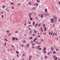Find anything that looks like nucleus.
Returning <instances> with one entry per match:
<instances>
[{
    "mask_svg": "<svg viewBox=\"0 0 60 60\" xmlns=\"http://www.w3.org/2000/svg\"><path fill=\"white\" fill-rule=\"evenodd\" d=\"M31 26H32V25H29L30 27H31Z\"/></svg>",
    "mask_w": 60,
    "mask_h": 60,
    "instance_id": "47",
    "label": "nucleus"
},
{
    "mask_svg": "<svg viewBox=\"0 0 60 60\" xmlns=\"http://www.w3.org/2000/svg\"><path fill=\"white\" fill-rule=\"evenodd\" d=\"M46 47H45L44 49L43 50H43H46Z\"/></svg>",
    "mask_w": 60,
    "mask_h": 60,
    "instance_id": "18",
    "label": "nucleus"
},
{
    "mask_svg": "<svg viewBox=\"0 0 60 60\" xmlns=\"http://www.w3.org/2000/svg\"><path fill=\"white\" fill-rule=\"evenodd\" d=\"M38 42H36V44H38Z\"/></svg>",
    "mask_w": 60,
    "mask_h": 60,
    "instance_id": "34",
    "label": "nucleus"
},
{
    "mask_svg": "<svg viewBox=\"0 0 60 60\" xmlns=\"http://www.w3.org/2000/svg\"><path fill=\"white\" fill-rule=\"evenodd\" d=\"M7 33H9V31L8 30H7Z\"/></svg>",
    "mask_w": 60,
    "mask_h": 60,
    "instance_id": "27",
    "label": "nucleus"
},
{
    "mask_svg": "<svg viewBox=\"0 0 60 60\" xmlns=\"http://www.w3.org/2000/svg\"><path fill=\"white\" fill-rule=\"evenodd\" d=\"M32 38H33L32 37H31V38H29V39H32Z\"/></svg>",
    "mask_w": 60,
    "mask_h": 60,
    "instance_id": "30",
    "label": "nucleus"
},
{
    "mask_svg": "<svg viewBox=\"0 0 60 60\" xmlns=\"http://www.w3.org/2000/svg\"><path fill=\"white\" fill-rule=\"evenodd\" d=\"M56 39H57V40H58V38H56Z\"/></svg>",
    "mask_w": 60,
    "mask_h": 60,
    "instance_id": "51",
    "label": "nucleus"
},
{
    "mask_svg": "<svg viewBox=\"0 0 60 60\" xmlns=\"http://www.w3.org/2000/svg\"><path fill=\"white\" fill-rule=\"evenodd\" d=\"M30 5H31V3L30 2H29L28 3Z\"/></svg>",
    "mask_w": 60,
    "mask_h": 60,
    "instance_id": "17",
    "label": "nucleus"
},
{
    "mask_svg": "<svg viewBox=\"0 0 60 60\" xmlns=\"http://www.w3.org/2000/svg\"><path fill=\"white\" fill-rule=\"evenodd\" d=\"M41 31H42V32H43V30H41Z\"/></svg>",
    "mask_w": 60,
    "mask_h": 60,
    "instance_id": "48",
    "label": "nucleus"
},
{
    "mask_svg": "<svg viewBox=\"0 0 60 60\" xmlns=\"http://www.w3.org/2000/svg\"><path fill=\"white\" fill-rule=\"evenodd\" d=\"M38 49H39L40 50H41V48H39Z\"/></svg>",
    "mask_w": 60,
    "mask_h": 60,
    "instance_id": "25",
    "label": "nucleus"
},
{
    "mask_svg": "<svg viewBox=\"0 0 60 60\" xmlns=\"http://www.w3.org/2000/svg\"><path fill=\"white\" fill-rule=\"evenodd\" d=\"M27 46L28 47H29V44H27Z\"/></svg>",
    "mask_w": 60,
    "mask_h": 60,
    "instance_id": "36",
    "label": "nucleus"
},
{
    "mask_svg": "<svg viewBox=\"0 0 60 60\" xmlns=\"http://www.w3.org/2000/svg\"><path fill=\"white\" fill-rule=\"evenodd\" d=\"M53 17L55 20H56L57 19V18H56V17L55 16H54Z\"/></svg>",
    "mask_w": 60,
    "mask_h": 60,
    "instance_id": "8",
    "label": "nucleus"
},
{
    "mask_svg": "<svg viewBox=\"0 0 60 60\" xmlns=\"http://www.w3.org/2000/svg\"><path fill=\"white\" fill-rule=\"evenodd\" d=\"M28 23H29V24H31V23H30V22H28Z\"/></svg>",
    "mask_w": 60,
    "mask_h": 60,
    "instance_id": "49",
    "label": "nucleus"
},
{
    "mask_svg": "<svg viewBox=\"0 0 60 60\" xmlns=\"http://www.w3.org/2000/svg\"><path fill=\"white\" fill-rule=\"evenodd\" d=\"M41 44V43L39 42V43H38V44Z\"/></svg>",
    "mask_w": 60,
    "mask_h": 60,
    "instance_id": "41",
    "label": "nucleus"
},
{
    "mask_svg": "<svg viewBox=\"0 0 60 60\" xmlns=\"http://www.w3.org/2000/svg\"><path fill=\"white\" fill-rule=\"evenodd\" d=\"M29 29L30 30H31V28H29Z\"/></svg>",
    "mask_w": 60,
    "mask_h": 60,
    "instance_id": "58",
    "label": "nucleus"
},
{
    "mask_svg": "<svg viewBox=\"0 0 60 60\" xmlns=\"http://www.w3.org/2000/svg\"><path fill=\"white\" fill-rule=\"evenodd\" d=\"M16 53H17V54H19V52L18 51H16Z\"/></svg>",
    "mask_w": 60,
    "mask_h": 60,
    "instance_id": "20",
    "label": "nucleus"
},
{
    "mask_svg": "<svg viewBox=\"0 0 60 60\" xmlns=\"http://www.w3.org/2000/svg\"><path fill=\"white\" fill-rule=\"evenodd\" d=\"M30 19L31 20H32V18H30Z\"/></svg>",
    "mask_w": 60,
    "mask_h": 60,
    "instance_id": "26",
    "label": "nucleus"
},
{
    "mask_svg": "<svg viewBox=\"0 0 60 60\" xmlns=\"http://www.w3.org/2000/svg\"><path fill=\"white\" fill-rule=\"evenodd\" d=\"M45 13H47V9L46 8L45 9Z\"/></svg>",
    "mask_w": 60,
    "mask_h": 60,
    "instance_id": "6",
    "label": "nucleus"
},
{
    "mask_svg": "<svg viewBox=\"0 0 60 60\" xmlns=\"http://www.w3.org/2000/svg\"><path fill=\"white\" fill-rule=\"evenodd\" d=\"M38 23H36L35 25V27H36L38 26Z\"/></svg>",
    "mask_w": 60,
    "mask_h": 60,
    "instance_id": "12",
    "label": "nucleus"
},
{
    "mask_svg": "<svg viewBox=\"0 0 60 60\" xmlns=\"http://www.w3.org/2000/svg\"><path fill=\"white\" fill-rule=\"evenodd\" d=\"M5 45H4V46H6V43L5 42L4 44Z\"/></svg>",
    "mask_w": 60,
    "mask_h": 60,
    "instance_id": "29",
    "label": "nucleus"
},
{
    "mask_svg": "<svg viewBox=\"0 0 60 60\" xmlns=\"http://www.w3.org/2000/svg\"><path fill=\"white\" fill-rule=\"evenodd\" d=\"M38 5V4L37 3H36V6H37Z\"/></svg>",
    "mask_w": 60,
    "mask_h": 60,
    "instance_id": "24",
    "label": "nucleus"
},
{
    "mask_svg": "<svg viewBox=\"0 0 60 60\" xmlns=\"http://www.w3.org/2000/svg\"><path fill=\"white\" fill-rule=\"evenodd\" d=\"M29 57H30V58H32V56H29Z\"/></svg>",
    "mask_w": 60,
    "mask_h": 60,
    "instance_id": "39",
    "label": "nucleus"
},
{
    "mask_svg": "<svg viewBox=\"0 0 60 60\" xmlns=\"http://www.w3.org/2000/svg\"><path fill=\"white\" fill-rule=\"evenodd\" d=\"M36 19H38V18H37V17H36Z\"/></svg>",
    "mask_w": 60,
    "mask_h": 60,
    "instance_id": "52",
    "label": "nucleus"
},
{
    "mask_svg": "<svg viewBox=\"0 0 60 60\" xmlns=\"http://www.w3.org/2000/svg\"><path fill=\"white\" fill-rule=\"evenodd\" d=\"M43 41V39H42L41 40V42H42V41Z\"/></svg>",
    "mask_w": 60,
    "mask_h": 60,
    "instance_id": "22",
    "label": "nucleus"
},
{
    "mask_svg": "<svg viewBox=\"0 0 60 60\" xmlns=\"http://www.w3.org/2000/svg\"><path fill=\"white\" fill-rule=\"evenodd\" d=\"M32 33V30H31L30 32V34H31Z\"/></svg>",
    "mask_w": 60,
    "mask_h": 60,
    "instance_id": "15",
    "label": "nucleus"
},
{
    "mask_svg": "<svg viewBox=\"0 0 60 60\" xmlns=\"http://www.w3.org/2000/svg\"><path fill=\"white\" fill-rule=\"evenodd\" d=\"M31 15H32L31 13L29 14V18H31Z\"/></svg>",
    "mask_w": 60,
    "mask_h": 60,
    "instance_id": "3",
    "label": "nucleus"
},
{
    "mask_svg": "<svg viewBox=\"0 0 60 60\" xmlns=\"http://www.w3.org/2000/svg\"><path fill=\"white\" fill-rule=\"evenodd\" d=\"M32 48H33V49H34V46H32Z\"/></svg>",
    "mask_w": 60,
    "mask_h": 60,
    "instance_id": "40",
    "label": "nucleus"
},
{
    "mask_svg": "<svg viewBox=\"0 0 60 60\" xmlns=\"http://www.w3.org/2000/svg\"><path fill=\"white\" fill-rule=\"evenodd\" d=\"M59 4H60V2L59 1Z\"/></svg>",
    "mask_w": 60,
    "mask_h": 60,
    "instance_id": "62",
    "label": "nucleus"
},
{
    "mask_svg": "<svg viewBox=\"0 0 60 60\" xmlns=\"http://www.w3.org/2000/svg\"><path fill=\"white\" fill-rule=\"evenodd\" d=\"M40 26H41V24H39L38 25V26L39 27Z\"/></svg>",
    "mask_w": 60,
    "mask_h": 60,
    "instance_id": "32",
    "label": "nucleus"
},
{
    "mask_svg": "<svg viewBox=\"0 0 60 60\" xmlns=\"http://www.w3.org/2000/svg\"><path fill=\"white\" fill-rule=\"evenodd\" d=\"M33 13L34 14V15H36V14L35 13Z\"/></svg>",
    "mask_w": 60,
    "mask_h": 60,
    "instance_id": "60",
    "label": "nucleus"
},
{
    "mask_svg": "<svg viewBox=\"0 0 60 60\" xmlns=\"http://www.w3.org/2000/svg\"><path fill=\"white\" fill-rule=\"evenodd\" d=\"M1 18H4V16H3V15H2L1 16Z\"/></svg>",
    "mask_w": 60,
    "mask_h": 60,
    "instance_id": "45",
    "label": "nucleus"
},
{
    "mask_svg": "<svg viewBox=\"0 0 60 60\" xmlns=\"http://www.w3.org/2000/svg\"><path fill=\"white\" fill-rule=\"evenodd\" d=\"M59 21H60V19H59L58 20Z\"/></svg>",
    "mask_w": 60,
    "mask_h": 60,
    "instance_id": "64",
    "label": "nucleus"
},
{
    "mask_svg": "<svg viewBox=\"0 0 60 60\" xmlns=\"http://www.w3.org/2000/svg\"><path fill=\"white\" fill-rule=\"evenodd\" d=\"M15 39H16V38L15 37L14 38H12V40L13 41H14V40H15Z\"/></svg>",
    "mask_w": 60,
    "mask_h": 60,
    "instance_id": "9",
    "label": "nucleus"
},
{
    "mask_svg": "<svg viewBox=\"0 0 60 60\" xmlns=\"http://www.w3.org/2000/svg\"><path fill=\"white\" fill-rule=\"evenodd\" d=\"M52 34H53V32H52V33H51V35H52Z\"/></svg>",
    "mask_w": 60,
    "mask_h": 60,
    "instance_id": "55",
    "label": "nucleus"
},
{
    "mask_svg": "<svg viewBox=\"0 0 60 60\" xmlns=\"http://www.w3.org/2000/svg\"><path fill=\"white\" fill-rule=\"evenodd\" d=\"M51 49L52 51L53 50V49H54V48H53V47H51Z\"/></svg>",
    "mask_w": 60,
    "mask_h": 60,
    "instance_id": "14",
    "label": "nucleus"
},
{
    "mask_svg": "<svg viewBox=\"0 0 60 60\" xmlns=\"http://www.w3.org/2000/svg\"><path fill=\"white\" fill-rule=\"evenodd\" d=\"M53 54H55L56 53V52L54 51H53Z\"/></svg>",
    "mask_w": 60,
    "mask_h": 60,
    "instance_id": "7",
    "label": "nucleus"
},
{
    "mask_svg": "<svg viewBox=\"0 0 60 60\" xmlns=\"http://www.w3.org/2000/svg\"><path fill=\"white\" fill-rule=\"evenodd\" d=\"M40 47H41V46H39V45H38L36 48V49H39V48H40Z\"/></svg>",
    "mask_w": 60,
    "mask_h": 60,
    "instance_id": "2",
    "label": "nucleus"
},
{
    "mask_svg": "<svg viewBox=\"0 0 60 60\" xmlns=\"http://www.w3.org/2000/svg\"><path fill=\"white\" fill-rule=\"evenodd\" d=\"M45 26V24H43V26Z\"/></svg>",
    "mask_w": 60,
    "mask_h": 60,
    "instance_id": "54",
    "label": "nucleus"
},
{
    "mask_svg": "<svg viewBox=\"0 0 60 60\" xmlns=\"http://www.w3.org/2000/svg\"><path fill=\"white\" fill-rule=\"evenodd\" d=\"M15 33H16V34H17V33H18V31H15Z\"/></svg>",
    "mask_w": 60,
    "mask_h": 60,
    "instance_id": "43",
    "label": "nucleus"
},
{
    "mask_svg": "<svg viewBox=\"0 0 60 60\" xmlns=\"http://www.w3.org/2000/svg\"><path fill=\"white\" fill-rule=\"evenodd\" d=\"M54 26H55V24H53V27H54Z\"/></svg>",
    "mask_w": 60,
    "mask_h": 60,
    "instance_id": "46",
    "label": "nucleus"
},
{
    "mask_svg": "<svg viewBox=\"0 0 60 60\" xmlns=\"http://www.w3.org/2000/svg\"><path fill=\"white\" fill-rule=\"evenodd\" d=\"M53 58H55L56 57V56H53Z\"/></svg>",
    "mask_w": 60,
    "mask_h": 60,
    "instance_id": "31",
    "label": "nucleus"
},
{
    "mask_svg": "<svg viewBox=\"0 0 60 60\" xmlns=\"http://www.w3.org/2000/svg\"><path fill=\"white\" fill-rule=\"evenodd\" d=\"M24 25L25 26H26V23H24Z\"/></svg>",
    "mask_w": 60,
    "mask_h": 60,
    "instance_id": "33",
    "label": "nucleus"
},
{
    "mask_svg": "<svg viewBox=\"0 0 60 60\" xmlns=\"http://www.w3.org/2000/svg\"><path fill=\"white\" fill-rule=\"evenodd\" d=\"M12 9H14V8L13 7H12Z\"/></svg>",
    "mask_w": 60,
    "mask_h": 60,
    "instance_id": "61",
    "label": "nucleus"
},
{
    "mask_svg": "<svg viewBox=\"0 0 60 60\" xmlns=\"http://www.w3.org/2000/svg\"><path fill=\"white\" fill-rule=\"evenodd\" d=\"M32 25H33V26H34L35 25V22H33L32 23Z\"/></svg>",
    "mask_w": 60,
    "mask_h": 60,
    "instance_id": "5",
    "label": "nucleus"
},
{
    "mask_svg": "<svg viewBox=\"0 0 60 60\" xmlns=\"http://www.w3.org/2000/svg\"><path fill=\"white\" fill-rule=\"evenodd\" d=\"M57 59H58V58H57V57H56V58H54V60H57Z\"/></svg>",
    "mask_w": 60,
    "mask_h": 60,
    "instance_id": "13",
    "label": "nucleus"
},
{
    "mask_svg": "<svg viewBox=\"0 0 60 60\" xmlns=\"http://www.w3.org/2000/svg\"><path fill=\"white\" fill-rule=\"evenodd\" d=\"M36 9V8L35 7H33L32 8V10H34Z\"/></svg>",
    "mask_w": 60,
    "mask_h": 60,
    "instance_id": "4",
    "label": "nucleus"
},
{
    "mask_svg": "<svg viewBox=\"0 0 60 60\" xmlns=\"http://www.w3.org/2000/svg\"><path fill=\"white\" fill-rule=\"evenodd\" d=\"M36 40H37V38H36V39H34L33 41V42H35V41H36Z\"/></svg>",
    "mask_w": 60,
    "mask_h": 60,
    "instance_id": "16",
    "label": "nucleus"
},
{
    "mask_svg": "<svg viewBox=\"0 0 60 60\" xmlns=\"http://www.w3.org/2000/svg\"><path fill=\"white\" fill-rule=\"evenodd\" d=\"M56 51H58V49H57L56 50Z\"/></svg>",
    "mask_w": 60,
    "mask_h": 60,
    "instance_id": "59",
    "label": "nucleus"
},
{
    "mask_svg": "<svg viewBox=\"0 0 60 60\" xmlns=\"http://www.w3.org/2000/svg\"><path fill=\"white\" fill-rule=\"evenodd\" d=\"M22 56H25V54H23L22 55Z\"/></svg>",
    "mask_w": 60,
    "mask_h": 60,
    "instance_id": "37",
    "label": "nucleus"
},
{
    "mask_svg": "<svg viewBox=\"0 0 60 60\" xmlns=\"http://www.w3.org/2000/svg\"><path fill=\"white\" fill-rule=\"evenodd\" d=\"M45 58H47V57L46 56H45Z\"/></svg>",
    "mask_w": 60,
    "mask_h": 60,
    "instance_id": "42",
    "label": "nucleus"
},
{
    "mask_svg": "<svg viewBox=\"0 0 60 60\" xmlns=\"http://www.w3.org/2000/svg\"><path fill=\"white\" fill-rule=\"evenodd\" d=\"M5 40L6 41H8V40H7V39H5Z\"/></svg>",
    "mask_w": 60,
    "mask_h": 60,
    "instance_id": "23",
    "label": "nucleus"
},
{
    "mask_svg": "<svg viewBox=\"0 0 60 60\" xmlns=\"http://www.w3.org/2000/svg\"><path fill=\"white\" fill-rule=\"evenodd\" d=\"M43 59V57H41V60H42V59Z\"/></svg>",
    "mask_w": 60,
    "mask_h": 60,
    "instance_id": "38",
    "label": "nucleus"
},
{
    "mask_svg": "<svg viewBox=\"0 0 60 60\" xmlns=\"http://www.w3.org/2000/svg\"><path fill=\"white\" fill-rule=\"evenodd\" d=\"M43 14H42L41 15V18H43Z\"/></svg>",
    "mask_w": 60,
    "mask_h": 60,
    "instance_id": "10",
    "label": "nucleus"
},
{
    "mask_svg": "<svg viewBox=\"0 0 60 60\" xmlns=\"http://www.w3.org/2000/svg\"><path fill=\"white\" fill-rule=\"evenodd\" d=\"M51 23H53L54 22V19L53 18L51 19Z\"/></svg>",
    "mask_w": 60,
    "mask_h": 60,
    "instance_id": "1",
    "label": "nucleus"
},
{
    "mask_svg": "<svg viewBox=\"0 0 60 60\" xmlns=\"http://www.w3.org/2000/svg\"><path fill=\"white\" fill-rule=\"evenodd\" d=\"M16 40H18V38H16Z\"/></svg>",
    "mask_w": 60,
    "mask_h": 60,
    "instance_id": "53",
    "label": "nucleus"
},
{
    "mask_svg": "<svg viewBox=\"0 0 60 60\" xmlns=\"http://www.w3.org/2000/svg\"><path fill=\"white\" fill-rule=\"evenodd\" d=\"M33 36H35V34H33Z\"/></svg>",
    "mask_w": 60,
    "mask_h": 60,
    "instance_id": "57",
    "label": "nucleus"
},
{
    "mask_svg": "<svg viewBox=\"0 0 60 60\" xmlns=\"http://www.w3.org/2000/svg\"><path fill=\"white\" fill-rule=\"evenodd\" d=\"M37 31L36 30H35L34 31V33H35V34H36V33Z\"/></svg>",
    "mask_w": 60,
    "mask_h": 60,
    "instance_id": "21",
    "label": "nucleus"
},
{
    "mask_svg": "<svg viewBox=\"0 0 60 60\" xmlns=\"http://www.w3.org/2000/svg\"><path fill=\"white\" fill-rule=\"evenodd\" d=\"M44 52L45 53H46L47 52H46V51H44Z\"/></svg>",
    "mask_w": 60,
    "mask_h": 60,
    "instance_id": "28",
    "label": "nucleus"
},
{
    "mask_svg": "<svg viewBox=\"0 0 60 60\" xmlns=\"http://www.w3.org/2000/svg\"><path fill=\"white\" fill-rule=\"evenodd\" d=\"M37 2H40L39 0H37Z\"/></svg>",
    "mask_w": 60,
    "mask_h": 60,
    "instance_id": "35",
    "label": "nucleus"
},
{
    "mask_svg": "<svg viewBox=\"0 0 60 60\" xmlns=\"http://www.w3.org/2000/svg\"><path fill=\"white\" fill-rule=\"evenodd\" d=\"M3 8H5V6H3V7H2Z\"/></svg>",
    "mask_w": 60,
    "mask_h": 60,
    "instance_id": "44",
    "label": "nucleus"
},
{
    "mask_svg": "<svg viewBox=\"0 0 60 60\" xmlns=\"http://www.w3.org/2000/svg\"><path fill=\"white\" fill-rule=\"evenodd\" d=\"M39 34H40V33H39V32H38V35H39Z\"/></svg>",
    "mask_w": 60,
    "mask_h": 60,
    "instance_id": "56",
    "label": "nucleus"
},
{
    "mask_svg": "<svg viewBox=\"0 0 60 60\" xmlns=\"http://www.w3.org/2000/svg\"><path fill=\"white\" fill-rule=\"evenodd\" d=\"M11 4H13V2H11Z\"/></svg>",
    "mask_w": 60,
    "mask_h": 60,
    "instance_id": "50",
    "label": "nucleus"
},
{
    "mask_svg": "<svg viewBox=\"0 0 60 60\" xmlns=\"http://www.w3.org/2000/svg\"><path fill=\"white\" fill-rule=\"evenodd\" d=\"M44 28L45 29V31H46L47 29H46V27Z\"/></svg>",
    "mask_w": 60,
    "mask_h": 60,
    "instance_id": "19",
    "label": "nucleus"
},
{
    "mask_svg": "<svg viewBox=\"0 0 60 60\" xmlns=\"http://www.w3.org/2000/svg\"><path fill=\"white\" fill-rule=\"evenodd\" d=\"M45 16H48V15H49V14L47 13L46 14H45Z\"/></svg>",
    "mask_w": 60,
    "mask_h": 60,
    "instance_id": "11",
    "label": "nucleus"
},
{
    "mask_svg": "<svg viewBox=\"0 0 60 60\" xmlns=\"http://www.w3.org/2000/svg\"><path fill=\"white\" fill-rule=\"evenodd\" d=\"M48 55H49V54H50V53H48Z\"/></svg>",
    "mask_w": 60,
    "mask_h": 60,
    "instance_id": "63",
    "label": "nucleus"
}]
</instances>
